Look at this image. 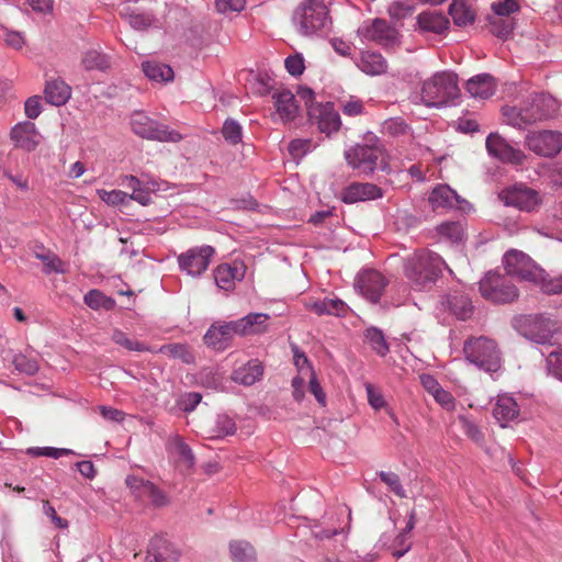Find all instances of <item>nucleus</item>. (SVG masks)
Returning a JSON list of instances; mask_svg holds the SVG:
<instances>
[{
    "instance_id": "nucleus-1",
    "label": "nucleus",
    "mask_w": 562,
    "mask_h": 562,
    "mask_svg": "<svg viewBox=\"0 0 562 562\" xmlns=\"http://www.w3.org/2000/svg\"><path fill=\"white\" fill-rule=\"evenodd\" d=\"M443 267L449 269L437 252L420 249L406 258L404 273L415 289L424 290L438 280Z\"/></svg>"
},
{
    "instance_id": "nucleus-2",
    "label": "nucleus",
    "mask_w": 562,
    "mask_h": 562,
    "mask_svg": "<svg viewBox=\"0 0 562 562\" xmlns=\"http://www.w3.org/2000/svg\"><path fill=\"white\" fill-rule=\"evenodd\" d=\"M294 25L304 36L326 33L331 24L329 10L322 0H305L296 8L293 16Z\"/></svg>"
},
{
    "instance_id": "nucleus-3",
    "label": "nucleus",
    "mask_w": 562,
    "mask_h": 562,
    "mask_svg": "<svg viewBox=\"0 0 562 562\" xmlns=\"http://www.w3.org/2000/svg\"><path fill=\"white\" fill-rule=\"evenodd\" d=\"M420 97L427 106L452 103L460 97L458 76L449 71L436 72L423 82Z\"/></svg>"
},
{
    "instance_id": "nucleus-4",
    "label": "nucleus",
    "mask_w": 562,
    "mask_h": 562,
    "mask_svg": "<svg viewBox=\"0 0 562 562\" xmlns=\"http://www.w3.org/2000/svg\"><path fill=\"white\" fill-rule=\"evenodd\" d=\"M517 330L526 339L543 346H554L562 341V324L541 315L521 317Z\"/></svg>"
},
{
    "instance_id": "nucleus-5",
    "label": "nucleus",
    "mask_w": 562,
    "mask_h": 562,
    "mask_svg": "<svg viewBox=\"0 0 562 562\" xmlns=\"http://www.w3.org/2000/svg\"><path fill=\"white\" fill-rule=\"evenodd\" d=\"M481 295L495 304L512 303L518 297L517 288L504 276L488 272L480 281Z\"/></svg>"
},
{
    "instance_id": "nucleus-6",
    "label": "nucleus",
    "mask_w": 562,
    "mask_h": 562,
    "mask_svg": "<svg viewBox=\"0 0 562 562\" xmlns=\"http://www.w3.org/2000/svg\"><path fill=\"white\" fill-rule=\"evenodd\" d=\"M384 151L375 146L356 145L345 151L347 164L361 173H371L378 167L384 168Z\"/></svg>"
},
{
    "instance_id": "nucleus-7",
    "label": "nucleus",
    "mask_w": 562,
    "mask_h": 562,
    "mask_svg": "<svg viewBox=\"0 0 562 562\" xmlns=\"http://www.w3.org/2000/svg\"><path fill=\"white\" fill-rule=\"evenodd\" d=\"M131 126L135 134L147 139L177 143L182 138L177 131L158 124L142 111H135L132 114Z\"/></svg>"
},
{
    "instance_id": "nucleus-8",
    "label": "nucleus",
    "mask_w": 562,
    "mask_h": 562,
    "mask_svg": "<svg viewBox=\"0 0 562 562\" xmlns=\"http://www.w3.org/2000/svg\"><path fill=\"white\" fill-rule=\"evenodd\" d=\"M214 255L215 249L212 246L192 247L178 256V265L187 274L199 277L207 270Z\"/></svg>"
},
{
    "instance_id": "nucleus-9",
    "label": "nucleus",
    "mask_w": 562,
    "mask_h": 562,
    "mask_svg": "<svg viewBox=\"0 0 562 562\" xmlns=\"http://www.w3.org/2000/svg\"><path fill=\"white\" fill-rule=\"evenodd\" d=\"M499 199L506 205L514 206L524 212L536 211L542 202L538 191L522 184L504 189L499 193Z\"/></svg>"
},
{
    "instance_id": "nucleus-10",
    "label": "nucleus",
    "mask_w": 562,
    "mask_h": 562,
    "mask_svg": "<svg viewBox=\"0 0 562 562\" xmlns=\"http://www.w3.org/2000/svg\"><path fill=\"white\" fill-rule=\"evenodd\" d=\"M526 144L537 155L551 157L562 149V134L553 131L529 133Z\"/></svg>"
},
{
    "instance_id": "nucleus-11",
    "label": "nucleus",
    "mask_w": 562,
    "mask_h": 562,
    "mask_svg": "<svg viewBox=\"0 0 562 562\" xmlns=\"http://www.w3.org/2000/svg\"><path fill=\"white\" fill-rule=\"evenodd\" d=\"M504 267L508 274L521 280L536 281L538 269L529 256L519 250H509L504 256Z\"/></svg>"
},
{
    "instance_id": "nucleus-12",
    "label": "nucleus",
    "mask_w": 562,
    "mask_h": 562,
    "mask_svg": "<svg viewBox=\"0 0 562 562\" xmlns=\"http://www.w3.org/2000/svg\"><path fill=\"white\" fill-rule=\"evenodd\" d=\"M359 33L363 38L373 41L385 48H393L398 45V32L382 19H375L371 23L361 26Z\"/></svg>"
},
{
    "instance_id": "nucleus-13",
    "label": "nucleus",
    "mask_w": 562,
    "mask_h": 562,
    "mask_svg": "<svg viewBox=\"0 0 562 562\" xmlns=\"http://www.w3.org/2000/svg\"><path fill=\"white\" fill-rule=\"evenodd\" d=\"M308 116L313 123L317 124L319 131L327 135L337 132L341 125L340 115L331 102L311 105Z\"/></svg>"
},
{
    "instance_id": "nucleus-14",
    "label": "nucleus",
    "mask_w": 562,
    "mask_h": 562,
    "mask_svg": "<svg viewBox=\"0 0 562 562\" xmlns=\"http://www.w3.org/2000/svg\"><path fill=\"white\" fill-rule=\"evenodd\" d=\"M387 280L376 270H364L356 280V286L369 301L375 303L380 300Z\"/></svg>"
},
{
    "instance_id": "nucleus-15",
    "label": "nucleus",
    "mask_w": 562,
    "mask_h": 562,
    "mask_svg": "<svg viewBox=\"0 0 562 562\" xmlns=\"http://www.w3.org/2000/svg\"><path fill=\"white\" fill-rule=\"evenodd\" d=\"M486 149L490 155L504 161L515 165L522 164L525 155L521 150L510 146L502 136L498 134H490L486 138Z\"/></svg>"
},
{
    "instance_id": "nucleus-16",
    "label": "nucleus",
    "mask_w": 562,
    "mask_h": 562,
    "mask_svg": "<svg viewBox=\"0 0 562 562\" xmlns=\"http://www.w3.org/2000/svg\"><path fill=\"white\" fill-rule=\"evenodd\" d=\"M524 108L527 110V117L530 120V123L533 124L552 116L555 113L558 105L552 95L540 93L527 101L524 104Z\"/></svg>"
},
{
    "instance_id": "nucleus-17",
    "label": "nucleus",
    "mask_w": 562,
    "mask_h": 562,
    "mask_svg": "<svg viewBox=\"0 0 562 562\" xmlns=\"http://www.w3.org/2000/svg\"><path fill=\"white\" fill-rule=\"evenodd\" d=\"M246 266L243 262L222 263L213 272L216 285L224 291H232L235 282L244 279Z\"/></svg>"
},
{
    "instance_id": "nucleus-18",
    "label": "nucleus",
    "mask_w": 562,
    "mask_h": 562,
    "mask_svg": "<svg viewBox=\"0 0 562 562\" xmlns=\"http://www.w3.org/2000/svg\"><path fill=\"white\" fill-rule=\"evenodd\" d=\"M10 137L15 146L27 151L35 150L40 144V133L35 124L30 121L21 122L13 126Z\"/></svg>"
},
{
    "instance_id": "nucleus-19",
    "label": "nucleus",
    "mask_w": 562,
    "mask_h": 562,
    "mask_svg": "<svg viewBox=\"0 0 562 562\" xmlns=\"http://www.w3.org/2000/svg\"><path fill=\"white\" fill-rule=\"evenodd\" d=\"M381 196L382 190L378 186L368 182H352L346 187L340 194L341 201L347 204L374 200Z\"/></svg>"
},
{
    "instance_id": "nucleus-20",
    "label": "nucleus",
    "mask_w": 562,
    "mask_h": 562,
    "mask_svg": "<svg viewBox=\"0 0 562 562\" xmlns=\"http://www.w3.org/2000/svg\"><path fill=\"white\" fill-rule=\"evenodd\" d=\"M237 336L236 321L213 324L204 335L207 347L225 348L226 342Z\"/></svg>"
},
{
    "instance_id": "nucleus-21",
    "label": "nucleus",
    "mask_w": 562,
    "mask_h": 562,
    "mask_svg": "<svg viewBox=\"0 0 562 562\" xmlns=\"http://www.w3.org/2000/svg\"><path fill=\"white\" fill-rule=\"evenodd\" d=\"M270 316L265 313H249L236 321L237 336H251L266 333Z\"/></svg>"
},
{
    "instance_id": "nucleus-22",
    "label": "nucleus",
    "mask_w": 562,
    "mask_h": 562,
    "mask_svg": "<svg viewBox=\"0 0 562 562\" xmlns=\"http://www.w3.org/2000/svg\"><path fill=\"white\" fill-rule=\"evenodd\" d=\"M276 111L282 122L293 121L299 113L295 95L286 89L277 90L272 94Z\"/></svg>"
},
{
    "instance_id": "nucleus-23",
    "label": "nucleus",
    "mask_w": 562,
    "mask_h": 562,
    "mask_svg": "<svg viewBox=\"0 0 562 562\" xmlns=\"http://www.w3.org/2000/svg\"><path fill=\"white\" fill-rule=\"evenodd\" d=\"M443 304L457 318L462 321L470 318L474 312L471 299L459 290L449 292Z\"/></svg>"
},
{
    "instance_id": "nucleus-24",
    "label": "nucleus",
    "mask_w": 562,
    "mask_h": 562,
    "mask_svg": "<svg viewBox=\"0 0 562 562\" xmlns=\"http://www.w3.org/2000/svg\"><path fill=\"white\" fill-rule=\"evenodd\" d=\"M364 341L374 351H384L389 350L390 348H406L409 351V347L406 345V341H411V338L404 336L401 339H393L392 341H387L380 329L371 327L368 328L364 333Z\"/></svg>"
},
{
    "instance_id": "nucleus-25",
    "label": "nucleus",
    "mask_w": 562,
    "mask_h": 562,
    "mask_svg": "<svg viewBox=\"0 0 562 562\" xmlns=\"http://www.w3.org/2000/svg\"><path fill=\"white\" fill-rule=\"evenodd\" d=\"M519 415L518 404L510 395H498L493 407V416L501 427H506L512 420Z\"/></svg>"
},
{
    "instance_id": "nucleus-26",
    "label": "nucleus",
    "mask_w": 562,
    "mask_h": 562,
    "mask_svg": "<svg viewBox=\"0 0 562 562\" xmlns=\"http://www.w3.org/2000/svg\"><path fill=\"white\" fill-rule=\"evenodd\" d=\"M465 88L473 98L488 99L495 93L496 83L491 75L480 74L469 79Z\"/></svg>"
},
{
    "instance_id": "nucleus-27",
    "label": "nucleus",
    "mask_w": 562,
    "mask_h": 562,
    "mask_svg": "<svg viewBox=\"0 0 562 562\" xmlns=\"http://www.w3.org/2000/svg\"><path fill=\"white\" fill-rule=\"evenodd\" d=\"M305 307L317 315L341 316L346 313L347 305L339 299L314 300L307 299Z\"/></svg>"
},
{
    "instance_id": "nucleus-28",
    "label": "nucleus",
    "mask_w": 562,
    "mask_h": 562,
    "mask_svg": "<svg viewBox=\"0 0 562 562\" xmlns=\"http://www.w3.org/2000/svg\"><path fill=\"white\" fill-rule=\"evenodd\" d=\"M263 367L258 360H250L246 364L235 369L232 380L245 386H250L261 379Z\"/></svg>"
},
{
    "instance_id": "nucleus-29",
    "label": "nucleus",
    "mask_w": 562,
    "mask_h": 562,
    "mask_svg": "<svg viewBox=\"0 0 562 562\" xmlns=\"http://www.w3.org/2000/svg\"><path fill=\"white\" fill-rule=\"evenodd\" d=\"M357 66L362 72L369 76L382 75L387 69L385 58L381 54L370 50L361 53Z\"/></svg>"
},
{
    "instance_id": "nucleus-30",
    "label": "nucleus",
    "mask_w": 562,
    "mask_h": 562,
    "mask_svg": "<svg viewBox=\"0 0 562 562\" xmlns=\"http://www.w3.org/2000/svg\"><path fill=\"white\" fill-rule=\"evenodd\" d=\"M417 24L423 31L441 34L448 30L449 20L437 11H425L418 14Z\"/></svg>"
},
{
    "instance_id": "nucleus-31",
    "label": "nucleus",
    "mask_w": 562,
    "mask_h": 562,
    "mask_svg": "<svg viewBox=\"0 0 562 562\" xmlns=\"http://www.w3.org/2000/svg\"><path fill=\"white\" fill-rule=\"evenodd\" d=\"M434 210L454 207L459 203L458 194L448 186L436 187L428 199Z\"/></svg>"
},
{
    "instance_id": "nucleus-32",
    "label": "nucleus",
    "mask_w": 562,
    "mask_h": 562,
    "mask_svg": "<svg viewBox=\"0 0 562 562\" xmlns=\"http://www.w3.org/2000/svg\"><path fill=\"white\" fill-rule=\"evenodd\" d=\"M44 93L48 103L59 106L68 101L71 90L65 81L55 79L47 81Z\"/></svg>"
},
{
    "instance_id": "nucleus-33",
    "label": "nucleus",
    "mask_w": 562,
    "mask_h": 562,
    "mask_svg": "<svg viewBox=\"0 0 562 562\" xmlns=\"http://www.w3.org/2000/svg\"><path fill=\"white\" fill-rule=\"evenodd\" d=\"M142 68L145 76L151 81L169 82L173 80V70L166 64L144 61Z\"/></svg>"
},
{
    "instance_id": "nucleus-34",
    "label": "nucleus",
    "mask_w": 562,
    "mask_h": 562,
    "mask_svg": "<svg viewBox=\"0 0 562 562\" xmlns=\"http://www.w3.org/2000/svg\"><path fill=\"white\" fill-rule=\"evenodd\" d=\"M148 562H178V554L165 540L157 539L148 549Z\"/></svg>"
},
{
    "instance_id": "nucleus-35",
    "label": "nucleus",
    "mask_w": 562,
    "mask_h": 562,
    "mask_svg": "<svg viewBox=\"0 0 562 562\" xmlns=\"http://www.w3.org/2000/svg\"><path fill=\"white\" fill-rule=\"evenodd\" d=\"M81 65L86 70L104 71L110 68L111 63L109 56L97 48H90L82 54Z\"/></svg>"
},
{
    "instance_id": "nucleus-36",
    "label": "nucleus",
    "mask_w": 562,
    "mask_h": 562,
    "mask_svg": "<svg viewBox=\"0 0 562 562\" xmlns=\"http://www.w3.org/2000/svg\"><path fill=\"white\" fill-rule=\"evenodd\" d=\"M449 14L458 26H467L475 20L474 11L464 2V0H453L449 7Z\"/></svg>"
},
{
    "instance_id": "nucleus-37",
    "label": "nucleus",
    "mask_w": 562,
    "mask_h": 562,
    "mask_svg": "<svg viewBox=\"0 0 562 562\" xmlns=\"http://www.w3.org/2000/svg\"><path fill=\"white\" fill-rule=\"evenodd\" d=\"M467 360L477 369L494 373L501 368V358L498 353H465Z\"/></svg>"
},
{
    "instance_id": "nucleus-38",
    "label": "nucleus",
    "mask_w": 562,
    "mask_h": 562,
    "mask_svg": "<svg viewBox=\"0 0 562 562\" xmlns=\"http://www.w3.org/2000/svg\"><path fill=\"white\" fill-rule=\"evenodd\" d=\"M33 254L38 260H41L44 263L45 273L64 272L63 261L58 258V256L53 254L50 250H46L44 246H35L33 249Z\"/></svg>"
},
{
    "instance_id": "nucleus-39",
    "label": "nucleus",
    "mask_w": 562,
    "mask_h": 562,
    "mask_svg": "<svg viewBox=\"0 0 562 562\" xmlns=\"http://www.w3.org/2000/svg\"><path fill=\"white\" fill-rule=\"evenodd\" d=\"M229 552L234 562H255L256 550L247 541L235 540L229 543Z\"/></svg>"
},
{
    "instance_id": "nucleus-40",
    "label": "nucleus",
    "mask_w": 562,
    "mask_h": 562,
    "mask_svg": "<svg viewBox=\"0 0 562 562\" xmlns=\"http://www.w3.org/2000/svg\"><path fill=\"white\" fill-rule=\"evenodd\" d=\"M527 110H525L524 105L521 108L515 106H505L503 108V116L504 121L517 128H525L530 125V120L526 115Z\"/></svg>"
},
{
    "instance_id": "nucleus-41",
    "label": "nucleus",
    "mask_w": 562,
    "mask_h": 562,
    "mask_svg": "<svg viewBox=\"0 0 562 562\" xmlns=\"http://www.w3.org/2000/svg\"><path fill=\"white\" fill-rule=\"evenodd\" d=\"M85 303L93 308L110 311L115 306V301L99 290H90L83 297Z\"/></svg>"
},
{
    "instance_id": "nucleus-42",
    "label": "nucleus",
    "mask_w": 562,
    "mask_h": 562,
    "mask_svg": "<svg viewBox=\"0 0 562 562\" xmlns=\"http://www.w3.org/2000/svg\"><path fill=\"white\" fill-rule=\"evenodd\" d=\"M236 431V424L227 414H218L214 420L212 429V438H224L234 435Z\"/></svg>"
},
{
    "instance_id": "nucleus-43",
    "label": "nucleus",
    "mask_w": 562,
    "mask_h": 562,
    "mask_svg": "<svg viewBox=\"0 0 562 562\" xmlns=\"http://www.w3.org/2000/svg\"><path fill=\"white\" fill-rule=\"evenodd\" d=\"M440 237L451 243L461 241L464 236V227L461 222H446L437 227Z\"/></svg>"
},
{
    "instance_id": "nucleus-44",
    "label": "nucleus",
    "mask_w": 562,
    "mask_h": 562,
    "mask_svg": "<svg viewBox=\"0 0 562 562\" xmlns=\"http://www.w3.org/2000/svg\"><path fill=\"white\" fill-rule=\"evenodd\" d=\"M125 483L134 496L140 501L147 498V494L150 492L149 486H154L153 482L137 475H128Z\"/></svg>"
},
{
    "instance_id": "nucleus-45",
    "label": "nucleus",
    "mask_w": 562,
    "mask_h": 562,
    "mask_svg": "<svg viewBox=\"0 0 562 562\" xmlns=\"http://www.w3.org/2000/svg\"><path fill=\"white\" fill-rule=\"evenodd\" d=\"M514 30V22L510 18L493 16L490 19V31L499 38H507Z\"/></svg>"
},
{
    "instance_id": "nucleus-46",
    "label": "nucleus",
    "mask_w": 562,
    "mask_h": 562,
    "mask_svg": "<svg viewBox=\"0 0 562 562\" xmlns=\"http://www.w3.org/2000/svg\"><path fill=\"white\" fill-rule=\"evenodd\" d=\"M15 369L27 375H33L38 371L37 361L29 357V353H15L12 360Z\"/></svg>"
},
{
    "instance_id": "nucleus-47",
    "label": "nucleus",
    "mask_w": 562,
    "mask_h": 562,
    "mask_svg": "<svg viewBox=\"0 0 562 562\" xmlns=\"http://www.w3.org/2000/svg\"><path fill=\"white\" fill-rule=\"evenodd\" d=\"M26 453L31 457H48L58 459L63 456L75 454V451L66 448L31 447L27 448Z\"/></svg>"
},
{
    "instance_id": "nucleus-48",
    "label": "nucleus",
    "mask_w": 562,
    "mask_h": 562,
    "mask_svg": "<svg viewBox=\"0 0 562 562\" xmlns=\"http://www.w3.org/2000/svg\"><path fill=\"white\" fill-rule=\"evenodd\" d=\"M378 476L396 496L401 498L407 497L406 491L401 484L400 476L396 473L381 471L378 473Z\"/></svg>"
},
{
    "instance_id": "nucleus-49",
    "label": "nucleus",
    "mask_w": 562,
    "mask_h": 562,
    "mask_svg": "<svg viewBox=\"0 0 562 562\" xmlns=\"http://www.w3.org/2000/svg\"><path fill=\"white\" fill-rule=\"evenodd\" d=\"M497 348L493 339L481 336L477 338L467 339L463 351H494Z\"/></svg>"
},
{
    "instance_id": "nucleus-50",
    "label": "nucleus",
    "mask_w": 562,
    "mask_h": 562,
    "mask_svg": "<svg viewBox=\"0 0 562 562\" xmlns=\"http://www.w3.org/2000/svg\"><path fill=\"white\" fill-rule=\"evenodd\" d=\"M459 423L462 431L474 442H482L484 440V435L481 431L480 427L469 417L461 415L459 416Z\"/></svg>"
},
{
    "instance_id": "nucleus-51",
    "label": "nucleus",
    "mask_w": 562,
    "mask_h": 562,
    "mask_svg": "<svg viewBox=\"0 0 562 562\" xmlns=\"http://www.w3.org/2000/svg\"><path fill=\"white\" fill-rule=\"evenodd\" d=\"M222 134L228 143L236 145L241 140V126L233 119L224 122Z\"/></svg>"
},
{
    "instance_id": "nucleus-52",
    "label": "nucleus",
    "mask_w": 562,
    "mask_h": 562,
    "mask_svg": "<svg viewBox=\"0 0 562 562\" xmlns=\"http://www.w3.org/2000/svg\"><path fill=\"white\" fill-rule=\"evenodd\" d=\"M97 194L103 202L112 206L125 204L128 200V194L121 190L106 191L99 189L97 190Z\"/></svg>"
},
{
    "instance_id": "nucleus-53",
    "label": "nucleus",
    "mask_w": 562,
    "mask_h": 562,
    "mask_svg": "<svg viewBox=\"0 0 562 562\" xmlns=\"http://www.w3.org/2000/svg\"><path fill=\"white\" fill-rule=\"evenodd\" d=\"M340 108L347 116H358L363 114L364 103L356 97H349L340 101Z\"/></svg>"
},
{
    "instance_id": "nucleus-54",
    "label": "nucleus",
    "mask_w": 562,
    "mask_h": 562,
    "mask_svg": "<svg viewBox=\"0 0 562 562\" xmlns=\"http://www.w3.org/2000/svg\"><path fill=\"white\" fill-rule=\"evenodd\" d=\"M383 131L391 136H401L407 134L409 127L403 119L393 117L383 123Z\"/></svg>"
},
{
    "instance_id": "nucleus-55",
    "label": "nucleus",
    "mask_w": 562,
    "mask_h": 562,
    "mask_svg": "<svg viewBox=\"0 0 562 562\" xmlns=\"http://www.w3.org/2000/svg\"><path fill=\"white\" fill-rule=\"evenodd\" d=\"M492 10L496 16L509 18V15L519 10L516 0H502L492 3Z\"/></svg>"
},
{
    "instance_id": "nucleus-56",
    "label": "nucleus",
    "mask_w": 562,
    "mask_h": 562,
    "mask_svg": "<svg viewBox=\"0 0 562 562\" xmlns=\"http://www.w3.org/2000/svg\"><path fill=\"white\" fill-rule=\"evenodd\" d=\"M284 66L290 75L301 76L305 69L304 58L300 54L290 55L285 58Z\"/></svg>"
},
{
    "instance_id": "nucleus-57",
    "label": "nucleus",
    "mask_w": 562,
    "mask_h": 562,
    "mask_svg": "<svg viewBox=\"0 0 562 562\" xmlns=\"http://www.w3.org/2000/svg\"><path fill=\"white\" fill-rule=\"evenodd\" d=\"M128 8H123L122 15H128L130 24L135 30H146L151 25V18L148 14H128Z\"/></svg>"
},
{
    "instance_id": "nucleus-58",
    "label": "nucleus",
    "mask_w": 562,
    "mask_h": 562,
    "mask_svg": "<svg viewBox=\"0 0 562 562\" xmlns=\"http://www.w3.org/2000/svg\"><path fill=\"white\" fill-rule=\"evenodd\" d=\"M546 363L548 372L562 381V353H549Z\"/></svg>"
},
{
    "instance_id": "nucleus-59",
    "label": "nucleus",
    "mask_w": 562,
    "mask_h": 562,
    "mask_svg": "<svg viewBox=\"0 0 562 562\" xmlns=\"http://www.w3.org/2000/svg\"><path fill=\"white\" fill-rule=\"evenodd\" d=\"M113 340L128 351H145V348L138 341L127 338L122 331L115 330L113 334Z\"/></svg>"
},
{
    "instance_id": "nucleus-60",
    "label": "nucleus",
    "mask_w": 562,
    "mask_h": 562,
    "mask_svg": "<svg viewBox=\"0 0 562 562\" xmlns=\"http://www.w3.org/2000/svg\"><path fill=\"white\" fill-rule=\"evenodd\" d=\"M411 549V542L408 541V533L401 531L394 540L393 557L396 559L402 558Z\"/></svg>"
},
{
    "instance_id": "nucleus-61",
    "label": "nucleus",
    "mask_w": 562,
    "mask_h": 562,
    "mask_svg": "<svg viewBox=\"0 0 562 562\" xmlns=\"http://www.w3.org/2000/svg\"><path fill=\"white\" fill-rule=\"evenodd\" d=\"M3 34H0V37H3V41L8 46H11L12 48L20 49L23 47L25 41L24 36L20 32L10 31L5 27H2Z\"/></svg>"
},
{
    "instance_id": "nucleus-62",
    "label": "nucleus",
    "mask_w": 562,
    "mask_h": 562,
    "mask_svg": "<svg viewBox=\"0 0 562 562\" xmlns=\"http://www.w3.org/2000/svg\"><path fill=\"white\" fill-rule=\"evenodd\" d=\"M245 0H215V5L218 12H240L245 8Z\"/></svg>"
},
{
    "instance_id": "nucleus-63",
    "label": "nucleus",
    "mask_w": 562,
    "mask_h": 562,
    "mask_svg": "<svg viewBox=\"0 0 562 562\" xmlns=\"http://www.w3.org/2000/svg\"><path fill=\"white\" fill-rule=\"evenodd\" d=\"M202 395L198 392H190L184 394L180 400V407L186 413L193 412L200 404Z\"/></svg>"
},
{
    "instance_id": "nucleus-64",
    "label": "nucleus",
    "mask_w": 562,
    "mask_h": 562,
    "mask_svg": "<svg viewBox=\"0 0 562 562\" xmlns=\"http://www.w3.org/2000/svg\"><path fill=\"white\" fill-rule=\"evenodd\" d=\"M435 401L445 409L447 411H453L456 407V400L452 396V394L442 387L436 391L435 394H432Z\"/></svg>"
}]
</instances>
